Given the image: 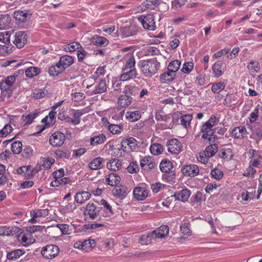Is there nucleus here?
Wrapping results in <instances>:
<instances>
[{"label": "nucleus", "instance_id": "1", "mask_svg": "<svg viewBox=\"0 0 262 262\" xmlns=\"http://www.w3.org/2000/svg\"><path fill=\"white\" fill-rule=\"evenodd\" d=\"M160 68V63L155 59L140 61V71L145 77L149 78L156 74Z\"/></svg>", "mask_w": 262, "mask_h": 262}, {"label": "nucleus", "instance_id": "2", "mask_svg": "<svg viewBox=\"0 0 262 262\" xmlns=\"http://www.w3.org/2000/svg\"><path fill=\"white\" fill-rule=\"evenodd\" d=\"M219 121V119L216 116L212 115L210 116L208 121L202 124L201 127V133H202V138L204 139H207L210 141L211 137L214 133V130L213 129L217 123Z\"/></svg>", "mask_w": 262, "mask_h": 262}, {"label": "nucleus", "instance_id": "3", "mask_svg": "<svg viewBox=\"0 0 262 262\" xmlns=\"http://www.w3.org/2000/svg\"><path fill=\"white\" fill-rule=\"evenodd\" d=\"M16 81L15 76H8L0 82V90L2 94L9 98L10 97L14 90V83Z\"/></svg>", "mask_w": 262, "mask_h": 262}, {"label": "nucleus", "instance_id": "4", "mask_svg": "<svg viewBox=\"0 0 262 262\" xmlns=\"http://www.w3.org/2000/svg\"><path fill=\"white\" fill-rule=\"evenodd\" d=\"M138 21L142 24L143 28L145 29L155 31L156 29L155 16L152 13L140 15L138 16Z\"/></svg>", "mask_w": 262, "mask_h": 262}, {"label": "nucleus", "instance_id": "5", "mask_svg": "<svg viewBox=\"0 0 262 262\" xmlns=\"http://www.w3.org/2000/svg\"><path fill=\"white\" fill-rule=\"evenodd\" d=\"M96 247V242L93 239L90 238L84 241H78L74 243V247L85 252H90Z\"/></svg>", "mask_w": 262, "mask_h": 262}, {"label": "nucleus", "instance_id": "6", "mask_svg": "<svg viewBox=\"0 0 262 262\" xmlns=\"http://www.w3.org/2000/svg\"><path fill=\"white\" fill-rule=\"evenodd\" d=\"M88 86L90 87L91 91L94 95L103 93L107 89L106 80L104 79H96L93 85Z\"/></svg>", "mask_w": 262, "mask_h": 262}, {"label": "nucleus", "instance_id": "7", "mask_svg": "<svg viewBox=\"0 0 262 262\" xmlns=\"http://www.w3.org/2000/svg\"><path fill=\"white\" fill-rule=\"evenodd\" d=\"M167 147L169 152L178 155L183 150V144L176 139H171L166 143Z\"/></svg>", "mask_w": 262, "mask_h": 262}, {"label": "nucleus", "instance_id": "8", "mask_svg": "<svg viewBox=\"0 0 262 262\" xmlns=\"http://www.w3.org/2000/svg\"><path fill=\"white\" fill-rule=\"evenodd\" d=\"M100 204L102 207H99L100 210V220H104V218L110 217L114 213L113 211L112 207L105 200H101Z\"/></svg>", "mask_w": 262, "mask_h": 262}, {"label": "nucleus", "instance_id": "9", "mask_svg": "<svg viewBox=\"0 0 262 262\" xmlns=\"http://www.w3.org/2000/svg\"><path fill=\"white\" fill-rule=\"evenodd\" d=\"M59 253V248L55 245H48L44 246L41 250L42 256L46 259H53Z\"/></svg>", "mask_w": 262, "mask_h": 262}, {"label": "nucleus", "instance_id": "10", "mask_svg": "<svg viewBox=\"0 0 262 262\" xmlns=\"http://www.w3.org/2000/svg\"><path fill=\"white\" fill-rule=\"evenodd\" d=\"M122 149L126 152H130L136 149L137 142L136 139L133 137H129L122 140L121 142Z\"/></svg>", "mask_w": 262, "mask_h": 262}, {"label": "nucleus", "instance_id": "11", "mask_svg": "<svg viewBox=\"0 0 262 262\" xmlns=\"http://www.w3.org/2000/svg\"><path fill=\"white\" fill-rule=\"evenodd\" d=\"M49 215L48 209H36L30 211L31 218L29 223L34 224L37 223V219L45 217Z\"/></svg>", "mask_w": 262, "mask_h": 262}, {"label": "nucleus", "instance_id": "12", "mask_svg": "<svg viewBox=\"0 0 262 262\" xmlns=\"http://www.w3.org/2000/svg\"><path fill=\"white\" fill-rule=\"evenodd\" d=\"M65 140L64 135L60 132H55L50 136V145L54 147H60L64 143Z\"/></svg>", "mask_w": 262, "mask_h": 262}, {"label": "nucleus", "instance_id": "13", "mask_svg": "<svg viewBox=\"0 0 262 262\" xmlns=\"http://www.w3.org/2000/svg\"><path fill=\"white\" fill-rule=\"evenodd\" d=\"M181 171L185 177H194L199 173L198 166L194 164L185 165L181 169Z\"/></svg>", "mask_w": 262, "mask_h": 262}, {"label": "nucleus", "instance_id": "14", "mask_svg": "<svg viewBox=\"0 0 262 262\" xmlns=\"http://www.w3.org/2000/svg\"><path fill=\"white\" fill-rule=\"evenodd\" d=\"M85 212L92 220H99V207L93 203H89L85 207Z\"/></svg>", "mask_w": 262, "mask_h": 262}, {"label": "nucleus", "instance_id": "15", "mask_svg": "<svg viewBox=\"0 0 262 262\" xmlns=\"http://www.w3.org/2000/svg\"><path fill=\"white\" fill-rule=\"evenodd\" d=\"M34 226L30 227V229L26 232H21L18 235V240L21 242V244L25 246H28L29 245L34 243L35 239L33 238L32 234L31 232V229H34Z\"/></svg>", "mask_w": 262, "mask_h": 262}, {"label": "nucleus", "instance_id": "16", "mask_svg": "<svg viewBox=\"0 0 262 262\" xmlns=\"http://www.w3.org/2000/svg\"><path fill=\"white\" fill-rule=\"evenodd\" d=\"M121 61L123 62L122 69H136L135 68V56L133 54H127L123 57Z\"/></svg>", "mask_w": 262, "mask_h": 262}, {"label": "nucleus", "instance_id": "17", "mask_svg": "<svg viewBox=\"0 0 262 262\" xmlns=\"http://www.w3.org/2000/svg\"><path fill=\"white\" fill-rule=\"evenodd\" d=\"M169 232V228L167 225H162L153 231L150 234L152 238H162L166 236Z\"/></svg>", "mask_w": 262, "mask_h": 262}, {"label": "nucleus", "instance_id": "18", "mask_svg": "<svg viewBox=\"0 0 262 262\" xmlns=\"http://www.w3.org/2000/svg\"><path fill=\"white\" fill-rule=\"evenodd\" d=\"M174 117L177 119L179 118L180 119V124L186 128L189 127L191 121L192 120V115H182V113L178 112L174 114Z\"/></svg>", "mask_w": 262, "mask_h": 262}, {"label": "nucleus", "instance_id": "19", "mask_svg": "<svg viewBox=\"0 0 262 262\" xmlns=\"http://www.w3.org/2000/svg\"><path fill=\"white\" fill-rule=\"evenodd\" d=\"M213 77L218 78L221 77L225 72V68L223 67V62L218 60L212 66Z\"/></svg>", "mask_w": 262, "mask_h": 262}, {"label": "nucleus", "instance_id": "20", "mask_svg": "<svg viewBox=\"0 0 262 262\" xmlns=\"http://www.w3.org/2000/svg\"><path fill=\"white\" fill-rule=\"evenodd\" d=\"M137 75L136 69H122V74L120 76V80L124 82L136 78Z\"/></svg>", "mask_w": 262, "mask_h": 262}, {"label": "nucleus", "instance_id": "21", "mask_svg": "<svg viewBox=\"0 0 262 262\" xmlns=\"http://www.w3.org/2000/svg\"><path fill=\"white\" fill-rule=\"evenodd\" d=\"M148 194V192L146 188L143 186H136L133 189V195L138 201L145 200Z\"/></svg>", "mask_w": 262, "mask_h": 262}, {"label": "nucleus", "instance_id": "22", "mask_svg": "<svg viewBox=\"0 0 262 262\" xmlns=\"http://www.w3.org/2000/svg\"><path fill=\"white\" fill-rule=\"evenodd\" d=\"M15 39L14 40V43L18 48H21L24 47L27 40V34L24 31H18L15 33Z\"/></svg>", "mask_w": 262, "mask_h": 262}, {"label": "nucleus", "instance_id": "23", "mask_svg": "<svg viewBox=\"0 0 262 262\" xmlns=\"http://www.w3.org/2000/svg\"><path fill=\"white\" fill-rule=\"evenodd\" d=\"M140 166L144 170H149L154 168L155 163L152 157H145L140 160Z\"/></svg>", "mask_w": 262, "mask_h": 262}, {"label": "nucleus", "instance_id": "24", "mask_svg": "<svg viewBox=\"0 0 262 262\" xmlns=\"http://www.w3.org/2000/svg\"><path fill=\"white\" fill-rule=\"evenodd\" d=\"M121 36L123 38H127L136 35L137 30L136 27L129 26L128 27H122L120 28Z\"/></svg>", "mask_w": 262, "mask_h": 262}, {"label": "nucleus", "instance_id": "25", "mask_svg": "<svg viewBox=\"0 0 262 262\" xmlns=\"http://www.w3.org/2000/svg\"><path fill=\"white\" fill-rule=\"evenodd\" d=\"M190 194V191L186 188L175 192L173 196L175 198V199L179 201L185 202L188 200Z\"/></svg>", "mask_w": 262, "mask_h": 262}, {"label": "nucleus", "instance_id": "26", "mask_svg": "<svg viewBox=\"0 0 262 262\" xmlns=\"http://www.w3.org/2000/svg\"><path fill=\"white\" fill-rule=\"evenodd\" d=\"M91 196V193L89 191H81L76 193L74 196V200L77 203L82 204L84 202L90 199Z\"/></svg>", "mask_w": 262, "mask_h": 262}, {"label": "nucleus", "instance_id": "27", "mask_svg": "<svg viewBox=\"0 0 262 262\" xmlns=\"http://www.w3.org/2000/svg\"><path fill=\"white\" fill-rule=\"evenodd\" d=\"M14 18L20 23L26 21L30 18L31 14L27 10H16L14 13Z\"/></svg>", "mask_w": 262, "mask_h": 262}, {"label": "nucleus", "instance_id": "28", "mask_svg": "<svg viewBox=\"0 0 262 262\" xmlns=\"http://www.w3.org/2000/svg\"><path fill=\"white\" fill-rule=\"evenodd\" d=\"M247 134L246 128L245 126H238L232 129L231 135L232 137L236 139H242L246 136Z\"/></svg>", "mask_w": 262, "mask_h": 262}, {"label": "nucleus", "instance_id": "29", "mask_svg": "<svg viewBox=\"0 0 262 262\" xmlns=\"http://www.w3.org/2000/svg\"><path fill=\"white\" fill-rule=\"evenodd\" d=\"M106 140V136L102 134L94 135L90 138V145L92 146H96L102 144Z\"/></svg>", "mask_w": 262, "mask_h": 262}, {"label": "nucleus", "instance_id": "30", "mask_svg": "<svg viewBox=\"0 0 262 262\" xmlns=\"http://www.w3.org/2000/svg\"><path fill=\"white\" fill-rule=\"evenodd\" d=\"M141 112L139 111H130L126 112L125 114V118L130 122H135L140 119Z\"/></svg>", "mask_w": 262, "mask_h": 262}, {"label": "nucleus", "instance_id": "31", "mask_svg": "<svg viewBox=\"0 0 262 262\" xmlns=\"http://www.w3.org/2000/svg\"><path fill=\"white\" fill-rule=\"evenodd\" d=\"M92 42L95 46L102 47L107 46L109 42L106 37L96 35L92 38Z\"/></svg>", "mask_w": 262, "mask_h": 262}, {"label": "nucleus", "instance_id": "32", "mask_svg": "<svg viewBox=\"0 0 262 262\" xmlns=\"http://www.w3.org/2000/svg\"><path fill=\"white\" fill-rule=\"evenodd\" d=\"M66 68V67L56 64L51 66L50 68H49L48 73L51 76H57L63 72Z\"/></svg>", "mask_w": 262, "mask_h": 262}, {"label": "nucleus", "instance_id": "33", "mask_svg": "<svg viewBox=\"0 0 262 262\" xmlns=\"http://www.w3.org/2000/svg\"><path fill=\"white\" fill-rule=\"evenodd\" d=\"M103 166V159L100 157H97L91 161L89 163V167L92 170L101 169Z\"/></svg>", "mask_w": 262, "mask_h": 262}, {"label": "nucleus", "instance_id": "34", "mask_svg": "<svg viewBox=\"0 0 262 262\" xmlns=\"http://www.w3.org/2000/svg\"><path fill=\"white\" fill-rule=\"evenodd\" d=\"M74 61V59H73V56L70 55H63L60 57L59 61H58L56 64L64 67V68H68L73 64Z\"/></svg>", "mask_w": 262, "mask_h": 262}, {"label": "nucleus", "instance_id": "35", "mask_svg": "<svg viewBox=\"0 0 262 262\" xmlns=\"http://www.w3.org/2000/svg\"><path fill=\"white\" fill-rule=\"evenodd\" d=\"M133 98L127 95H121L118 100L119 106L125 108L130 105Z\"/></svg>", "mask_w": 262, "mask_h": 262}, {"label": "nucleus", "instance_id": "36", "mask_svg": "<svg viewBox=\"0 0 262 262\" xmlns=\"http://www.w3.org/2000/svg\"><path fill=\"white\" fill-rule=\"evenodd\" d=\"M54 162L55 160L54 158L48 157H41L40 158V161H39L40 166L45 170L50 168Z\"/></svg>", "mask_w": 262, "mask_h": 262}, {"label": "nucleus", "instance_id": "37", "mask_svg": "<svg viewBox=\"0 0 262 262\" xmlns=\"http://www.w3.org/2000/svg\"><path fill=\"white\" fill-rule=\"evenodd\" d=\"M106 181L111 186H116L120 182V177L116 173H112L106 177Z\"/></svg>", "mask_w": 262, "mask_h": 262}, {"label": "nucleus", "instance_id": "38", "mask_svg": "<svg viewBox=\"0 0 262 262\" xmlns=\"http://www.w3.org/2000/svg\"><path fill=\"white\" fill-rule=\"evenodd\" d=\"M81 48H83L82 46L78 42H72L62 47L64 51L70 53H72L77 50H80Z\"/></svg>", "mask_w": 262, "mask_h": 262}, {"label": "nucleus", "instance_id": "39", "mask_svg": "<svg viewBox=\"0 0 262 262\" xmlns=\"http://www.w3.org/2000/svg\"><path fill=\"white\" fill-rule=\"evenodd\" d=\"M175 72H166L160 76V81L162 83L171 82L175 78Z\"/></svg>", "mask_w": 262, "mask_h": 262}, {"label": "nucleus", "instance_id": "40", "mask_svg": "<svg viewBox=\"0 0 262 262\" xmlns=\"http://www.w3.org/2000/svg\"><path fill=\"white\" fill-rule=\"evenodd\" d=\"M121 163L120 161L118 159H114L110 160V161L106 164V167L108 169L116 171L120 169Z\"/></svg>", "mask_w": 262, "mask_h": 262}, {"label": "nucleus", "instance_id": "41", "mask_svg": "<svg viewBox=\"0 0 262 262\" xmlns=\"http://www.w3.org/2000/svg\"><path fill=\"white\" fill-rule=\"evenodd\" d=\"M220 157L226 161H229L233 157L231 149L229 147H223L220 151Z\"/></svg>", "mask_w": 262, "mask_h": 262}, {"label": "nucleus", "instance_id": "42", "mask_svg": "<svg viewBox=\"0 0 262 262\" xmlns=\"http://www.w3.org/2000/svg\"><path fill=\"white\" fill-rule=\"evenodd\" d=\"M172 164L170 161L167 160H163L160 164V168L162 172L168 173L172 169Z\"/></svg>", "mask_w": 262, "mask_h": 262}, {"label": "nucleus", "instance_id": "43", "mask_svg": "<svg viewBox=\"0 0 262 262\" xmlns=\"http://www.w3.org/2000/svg\"><path fill=\"white\" fill-rule=\"evenodd\" d=\"M163 148L160 143H152L150 146V152L152 155L158 156L162 153Z\"/></svg>", "mask_w": 262, "mask_h": 262}, {"label": "nucleus", "instance_id": "44", "mask_svg": "<svg viewBox=\"0 0 262 262\" xmlns=\"http://www.w3.org/2000/svg\"><path fill=\"white\" fill-rule=\"evenodd\" d=\"M225 86L226 83L225 82L219 81L212 83V86H211V91L214 94H219L225 89Z\"/></svg>", "mask_w": 262, "mask_h": 262}, {"label": "nucleus", "instance_id": "45", "mask_svg": "<svg viewBox=\"0 0 262 262\" xmlns=\"http://www.w3.org/2000/svg\"><path fill=\"white\" fill-rule=\"evenodd\" d=\"M55 117H56V112L52 110L48 115L42 119V122L49 126L55 122Z\"/></svg>", "mask_w": 262, "mask_h": 262}, {"label": "nucleus", "instance_id": "46", "mask_svg": "<svg viewBox=\"0 0 262 262\" xmlns=\"http://www.w3.org/2000/svg\"><path fill=\"white\" fill-rule=\"evenodd\" d=\"M217 151V145L216 144H210L206 147L204 150H203L201 152L213 157L215 154H216Z\"/></svg>", "mask_w": 262, "mask_h": 262}, {"label": "nucleus", "instance_id": "47", "mask_svg": "<svg viewBox=\"0 0 262 262\" xmlns=\"http://www.w3.org/2000/svg\"><path fill=\"white\" fill-rule=\"evenodd\" d=\"M37 117V114L31 113L29 114L22 115L21 120L25 125L30 124L33 122V120Z\"/></svg>", "mask_w": 262, "mask_h": 262}, {"label": "nucleus", "instance_id": "48", "mask_svg": "<svg viewBox=\"0 0 262 262\" xmlns=\"http://www.w3.org/2000/svg\"><path fill=\"white\" fill-rule=\"evenodd\" d=\"M24 253L19 249L7 254V258L10 260H16L18 259Z\"/></svg>", "mask_w": 262, "mask_h": 262}, {"label": "nucleus", "instance_id": "49", "mask_svg": "<svg viewBox=\"0 0 262 262\" xmlns=\"http://www.w3.org/2000/svg\"><path fill=\"white\" fill-rule=\"evenodd\" d=\"M40 73V69L36 67H31L26 70V75L27 77L31 78Z\"/></svg>", "mask_w": 262, "mask_h": 262}, {"label": "nucleus", "instance_id": "50", "mask_svg": "<svg viewBox=\"0 0 262 262\" xmlns=\"http://www.w3.org/2000/svg\"><path fill=\"white\" fill-rule=\"evenodd\" d=\"M158 4V0H146L142 4L144 10H154Z\"/></svg>", "mask_w": 262, "mask_h": 262}, {"label": "nucleus", "instance_id": "51", "mask_svg": "<svg viewBox=\"0 0 262 262\" xmlns=\"http://www.w3.org/2000/svg\"><path fill=\"white\" fill-rule=\"evenodd\" d=\"M70 181L69 177H62L60 179H54V181L52 182V187H58L59 185H64L70 183Z\"/></svg>", "mask_w": 262, "mask_h": 262}, {"label": "nucleus", "instance_id": "52", "mask_svg": "<svg viewBox=\"0 0 262 262\" xmlns=\"http://www.w3.org/2000/svg\"><path fill=\"white\" fill-rule=\"evenodd\" d=\"M113 194H114L115 196L121 199H124L126 195L124 188L121 186L114 188V189H113Z\"/></svg>", "mask_w": 262, "mask_h": 262}, {"label": "nucleus", "instance_id": "53", "mask_svg": "<svg viewBox=\"0 0 262 262\" xmlns=\"http://www.w3.org/2000/svg\"><path fill=\"white\" fill-rule=\"evenodd\" d=\"M57 227L60 229L62 234L69 235L72 232L73 225L68 224H58Z\"/></svg>", "mask_w": 262, "mask_h": 262}, {"label": "nucleus", "instance_id": "54", "mask_svg": "<svg viewBox=\"0 0 262 262\" xmlns=\"http://www.w3.org/2000/svg\"><path fill=\"white\" fill-rule=\"evenodd\" d=\"M76 208V206L74 202L69 203L66 205L60 207V212L63 213L72 212Z\"/></svg>", "mask_w": 262, "mask_h": 262}, {"label": "nucleus", "instance_id": "55", "mask_svg": "<svg viewBox=\"0 0 262 262\" xmlns=\"http://www.w3.org/2000/svg\"><path fill=\"white\" fill-rule=\"evenodd\" d=\"M181 66V61L178 60H174L169 63L168 66V71L170 72H177Z\"/></svg>", "mask_w": 262, "mask_h": 262}, {"label": "nucleus", "instance_id": "56", "mask_svg": "<svg viewBox=\"0 0 262 262\" xmlns=\"http://www.w3.org/2000/svg\"><path fill=\"white\" fill-rule=\"evenodd\" d=\"M193 63L191 61L185 62L182 65L181 71L185 74H189L193 70Z\"/></svg>", "mask_w": 262, "mask_h": 262}, {"label": "nucleus", "instance_id": "57", "mask_svg": "<svg viewBox=\"0 0 262 262\" xmlns=\"http://www.w3.org/2000/svg\"><path fill=\"white\" fill-rule=\"evenodd\" d=\"M13 232H14V228L7 226L0 227V236L12 235Z\"/></svg>", "mask_w": 262, "mask_h": 262}, {"label": "nucleus", "instance_id": "58", "mask_svg": "<svg viewBox=\"0 0 262 262\" xmlns=\"http://www.w3.org/2000/svg\"><path fill=\"white\" fill-rule=\"evenodd\" d=\"M249 70L252 72H259L260 70V67L259 66V63L257 61L251 60L250 63L248 66Z\"/></svg>", "mask_w": 262, "mask_h": 262}, {"label": "nucleus", "instance_id": "59", "mask_svg": "<svg viewBox=\"0 0 262 262\" xmlns=\"http://www.w3.org/2000/svg\"><path fill=\"white\" fill-rule=\"evenodd\" d=\"M70 152L69 150H57L55 152V156L58 159H69L70 157Z\"/></svg>", "mask_w": 262, "mask_h": 262}, {"label": "nucleus", "instance_id": "60", "mask_svg": "<svg viewBox=\"0 0 262 262\" xmlns=\"http://www.w3.org/2000/svg\"><path fill=\"white\" fill-rule=\"evenodd\" d=\"M210 175L212 178L216 180H220L223 177V173L221 169L215 168L211 171Z\"/></svg>", "mask_w": 262, "mask_h": 262}, {"label": "nucleus", "instance_id": "61", "mask_svg": "<svg viewBox=\"0 0 262 262\" xmlns=\"http://www.w3.org/2000/svg\"><path fill=\"white\" fill-rule=\"evenodd\" d=\"M85 113L84 110H77L74 111V113L72 114V119L76 122H78V124L80 123L81 117Z\"/></svg>", "mask_w": 262, "mask_h": 262}, {"label": "nucleus", "instance_id": "62", "mask_svg": "<svg viewBox=\"0 0 262 262\" xmlns=\"http://www.w3.org/2000/svg\"><path fill=\"white\" fill-rule=\"evenodd\" d=\"M259 108V105L258 104L256 107H255L254 111L251 113L250 116H249V121H250V123H253L256 121L258 117Z\"/></svg>", "mask_w": 262, "mask_h": 262}, {"label": "nucleus", "instance_id": "63", "mask_svg": "<svg viewBox=\"0 0 262 262\" xmlns=\"http://www.w3.org/2000/svg\"><path fill=\"white\" fill-rule=\"evenodd\" d=\"M11 149L12 152L15 154H19L22 151V143L20 141L13 142L12 144Z\"/></svg>", "mask_w": 262, "mask_h": 262}, {"label": "nucleus", "instance_id": "64", "mask_svg": "<svg viewBox=\"0 0 262 262\" xmlns=\"http://www.w3.org/2000/svg\"><path fill=\"white\" fill-rule=\"evenodd\" d=\"M180 230L183 234L188 236L190 235L191 233L190 224L189 222L182 224V225H181Z\"/></svg>", "mask_w": 262, "mask_h": 262}]
</instances>
